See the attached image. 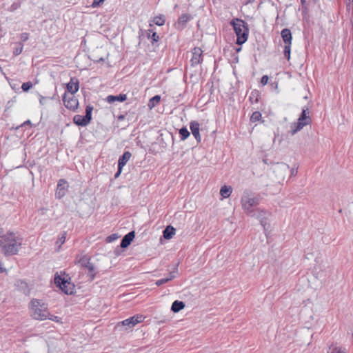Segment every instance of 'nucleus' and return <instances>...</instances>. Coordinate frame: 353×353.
<instances>
[{
  "instance_id": "obj_18",
  "label": "nucleus",
  "mask_w": 353,
  "mask_h": 353,
  "mask_svg": "<svg viewBox=\"0 0 353 353\" xmlns=\"http://www.w3.org/2000/svg\"><path fill=\"white\" fill-rule=\"evenodd\" d=\"M281 34L285 45L292 44V37L290 30L284 28L281 30Z\"/></svg>"
},
{
  "instance_id": "obj_8",
  "label": "nucleus",
  "mask_w": 353,
  "mask_h": 353,
  "mask_svg": "<svg viewBox=\"0 0 353 353\" xmlns=\"http://www.w3.org/2000/svg\"><path fill=\"white\" fill-rule=\"evenodd\" d=\"M203 61V51L200 48L195 47L192 50L190 64L192 67H196Z\"/></svg>"
},
{
  "instance_id": "obj_52",
  "label": "nucleus",
  "mask_w": 353,
  "mask_h": 353,
  "mask_svg": "<svg viewBox=\"0 0 353 353\" xmlns=\"http://www.w3.org/2000/svg\"><path fill=\"white\" fill-rule=\"evenodd\" d=\"M241 50V47L236 49V51L237 52H240Z\"/></svg>"
},
{
  "instance_id": "obj_51",
  "label": "nucleus",
  "mask_w": 353,
  "mask_h": 353,
  "mask_svg": "<svg viewBox=\"0 0 353 353\" xmlns=\"http://www.w3.org/2000/svg\"><path fill=\"white\" fill-rule=\"evenodd\" d=\"M283 170H288L289 168V167L288 165H284L283 166Z\"/></svg>"
},
{
  "instance_id": "obj_45",
  "label": "nucleus",
  "mask_w": 353,
  "mask_h": 353,
  "mask_svg": "<svg viewBox=\"0 0 353 353\" xmlns=\"http://www.w3.org/2000/svg\"><path fill=\"white\" fill-rule=\"evenodd\" d=\"M121 170H122V168H120V167H118V170L114 175L115 178H117L120 175V174L121 173Z\"/></svg>"
},
{
  "instance_id": "obj_6",
  "label": "nucleus",
  "mask_w": 353,
  "mask_h": 353,
  "mask_svg": "<svg viewBox=\"0 0 353 353\" xmlns=\"http://www.w3.org/2000/svg\"><path fill=\"white\" fill-rule=\"evenodd\" d=\"M93 110V106L88 105L85 107V115L81 116L80 114H76L73 117V122L79 126L88 125L92 119V112Z\"/></svg>"
},
{
  "instance_id": "obj_13",
  "label": "nucleus",
  "mask_w": 353,
  "mask_h": 353,
  "mask_svg": "<svg viewBox=\"0 0 353 353\" xmlns=\"http://www.w3.org/2000/svg\"><path fill=\"white\" fill-rule=\"evenodd\" d=\"M79 263H81L82 265H83L88 270V276L92 281L94 279L96 274L94 265L90 262L89 259L86 256L81 258L79 261Z\"/></svg>"
},
{
  "instance_id": "obj_19",
  "label": "nucleus",
  "mask_w": 353,
  "mask_h": 353,
  "mask_svg": "<svg viewBox=\"0 0 353 353\" xmlns=\"http://www.w3.org/2000/svg\"><path fill=\"white\" fill-rule=\"evenodd\" d=\"M132 157V154L129 151H125L122 156H121L118 161V167L123 168Z\"/></svg>"
},
{
  "instance_id": "obj_42",
  "label": "nucleus",
  "mask_w": 353,
  "mask_h": 353,
  "mask_svg": "<svg viewBox=\"0 0 353 353\" xmlns=\"http://www.w3.org/2000/svg\"><path fill=\"white\" fill-rule=\"evenodd\" d=\"M48 319H50L52 321H59V317L57 316H54V315H49L48 317L47 318Z\"/></svg>"
},
{
  "instance_id": "obj_25",
  "label": "nucleus",
  "mask_w": 353,
  "mask_h": 353,
  "mask_svg": "<svg viewBox=\"0 0 353 353\" xmlns=\"http://www.w3.org/2000/svg\"><path fill=\"white\" fill-rule=\"evenodd\" d=\"M232 189L230 186L223 185L220 190V194L223 198H228L230 196Z\"/></svg>"
},
{
  "instance_id": "obj_17",
  "label": "nucleus",
  "mask_w": 353,
  "mask_h": 353,
  "mask_svg": "<svg viewBox=\"0 0 353 353\" xmlns=\"http://www.w3.org/2000/svg\"><path fill=\"white\" fill-rule=\"evenodd\" d=\"M199 123L197 121H192L190 124V128L192 132V135L196 139L197 143H200L201 140V137L199 133Z\"/></svg>"
},
{
  "instance_id": "obj_12",
  "label": "nucleus",
  "mask_w": 353,
  "mask_h": 353,
  "mask_svg": "<svg viewBox=\"0 0 353 353\" xmlns=\"http://www.w3.org/2000/svg\"><path fill=\"white\" fill-rule=\"evenodd\" d=\"M68 188V182L63 179H59L58 181L57 188L55 192L56 198L61 199L62 197H63L65 195Z\"/></svg>"
},
{
  "instance_id": "obj_46",
  "label": "nucleus",
  "mask_w": 353,
  "mask_h": 353,
  "mask_svg": "<svg viewBox=\"0 0 353 353\" xmlns=\"http://www.w3.org/2000/svg\"><path fill=\"white\" fill-rule=\"evenodd\" d=\"M46 98L41 95H40V99H39V102L41 105H43V100L45 99Z\"/></svg>"
},
{
  "instance_id": "obj_1",
  "label": "nucleus",
  "mask_w": 353,
  "mask_h": 353,
  "mask_svg": "<svg viewBox=\"0 0 353 353\" xmlns=\"http://www.w3.org/2000/svg\"><path fill=\"white\" fill-rule=\"evenodd\" d=\"M23 239L14 232H8L1 236L0 240V251L6 256L15 255L22 245Z\"/></svg>"
},
{
  "instance_id": "obj_4",
  "label": "nucleus",
  "mask_w": 353,
  "mask_h": 353,
  "mask_svg": "<svg viewBox=\"0 0 353 353\" xmlns=\"http://www.w3.org/2000/svg\"><path fill=\"white\" fill-rule=\"evenodd\" d=\"M241 203L243 210L250 215L255 210L253 208L259 205V199L256 196H254L251 192L245 191L241 197Z\"/></svg>"
},
{
  "instance_id": "obj_39",
  "label": "nucleus",
  "mask_w": 353,
  "mask_h": 353,
  "mask_svg": "<svg viewBox=\"0 0 353 353\" xmlns=\"http://www.w3.org/2000/svg\"><path fill=\"white\" fill-rule=\"evenodd\" d=\"M268 79H269L268 76L264 75L261 78V83H262V85H265L268 83Z\"/></svg>"
},
{
  "instance_id": "obj_43",
  "label": "nucleus",
  "mask_w": 353,
  "mask_h": 353,
  "mask_svg": "<svg viewBox=\"0 0 353 353\" xmlns=\"http://www.w3.org/2000/svg\"><path fill=\"white\" fill-rule=\"evenodd\" d=\"M6 272V269L3 266V263L0 261V273Z\"/></svg>"
},
{
  "instance_id": "obj_53",
  "label": "nucleus",
  "mask_w": 353,
  "mask_h": 353,
  "mask_svg": "<svg viewBox=\"0 0 353 353\" xmlns=\"http://www.w3.org/2000/svg\"><path fill=\"white\" fill-rule=\"evenodd\" d=\"M301 4L304 5L305 3V0H301Z\"/></svg>"
},
{
  "instance_id": "obj_10",
  "label": "nucleus",
  "mask_w": 353,
  "mask_h": 353,
  "mask_svg": "<svg viewBox=\"0 0 353 353\" xmlns=\"http://www.w3.org/2000/svg\"><path fill=\"white\" fill-rule=\"evenodd\" d=\"M63 101L66 108L75 111L79 105V101L74 96L67 98V94L64 93L63 95Z\"/></svg>"
},
{
  "instance_id": "obj_5",
  "label": "nucleus",
  "mask_w": 353,
  "mask_h": 353,
  "mask_svg": "<svg viewBox=\"0 0 353 353\" xmlns=\"http://www.w3.org/2000/svg\"><path fill=\"white\" fill-rule=\"evenodd\" d=\"M312 122V119L310 116V112L307 107H304L302 110L301 114L299 116L297 122L292 125V134H296L298 131L302 130L305 126L310 125Z\"/></svg>"
},
{
  "instance_id": "obj_48",
  "label": "nucleus",
  "mask_w": 353,
  "mask_h": 353,
  "mask_svg": "<svg viewBox=\"0 0 353 353\" xmlns=\"http://www.w3.org/2000/svg\"><path fill=\"white\" fill-rule=\"evenodd\" d=\"M124 119H125V116H124V115H123V114H121V115H119V116L118 117V120H119V121H122V120H123Z\"/></svg>"
},
{
  "instance_id": "obj_44",
  "label": "nucleus",
  "mask_w": 353,
  "mask_h": 353,
  "mask_svg": "<svg viewBox=\"0 0 353 353\" xmlns=\"http://www.w3.org/2000/svg\"><path fill=\"white\" fill-rule=\"evenodd\" d=\"M290 174L291 176H296L297 174V169L292 168L290 170Z\"/></svg>"
},
{
  "instance_id": "obj_47",
  "label": "nucleus",
  "mask_w": 353,
  "mask_h": 353,
  "mask_svg": "<svg viewBox=\"0 0 353 353\" xmlns=\"http://www.w3.org/2000/svg\"><path fill=\"white\" fill-rule=\"evenodd\" d=\"M254 0H245V5H248L249 3H252Z\"/></svg>"
},
{
  "instance_id": "obj_34",
  "label": "nucleus",
  "mask_w": 353,
  "mask_h": 353,
  "mask_svg": "<svg viewBox=\"0 0 353 353\" xmlns=\"http://www.w3.org/2000/svg\"><path fill=\"white\" fill-rule=\"evenodd\" d=\"M327 353H345L343 350L338 347L329 348Z\"/></svg>"
},
{
  "instance_id": "obj_14",
  "label": "nucleus",
  "mask_w": 353,
  "mask_h": 353,
  "mask_svg": "<svg viewBox=\"0 0 353 353\" xmlns=\"http://www.w3.org/2000/svg\"><path fill=\"white\" fill-rule=\"evenodd\" d=\"M79 88V81L77 78L72 77L66 85V89L71 94L76 93Z\"/></svg>"
},
{
  "instance_id": "obj_37",
  "label": "nucleus",
  "mask_w": 353,
  "mask_h": 353,
  "mask_svg": "<svg viewBox=\"0 0 353 353\" xmlns=\"http://www.w3.org/2000/svg\"><path fill=\"white\" fill-rule=\"evenodd\" d=\"M103 1L104 0H94L91 6L92 8H97Z\"/></svg>"
},
{
  "instance_id": "obj_26",
  "label": "nucleus",
  "mask_w": 353,
  "mask_h": 353,
  "mask_svg": "<svg viewBox=\"0 0 353 353\" xmlns=\"http://www.w3.org/2000/svg\"><path fill=\"white\" fill-rule=\"evenodd\" d=\"M174 278H175L174 272H170V276L168 277L157 280L156 281L155 284L157 286H160V285H161L163 284H165V283H168V281L172 280Z\"/></svg>"
},
{
  "instance_id": "obj_24",
  "label": "nucleus",
  "mask_w": 353,
  "mask_h": 353,
  "mask_svg": "<svg viewBox=\"0 0 353 353\" xmlns=\"http://www.w3.org/2000/svg\"><path fill=\"white\" fill-rule=\"evenodd\" d=\"M260 92L257 90H254L251 92L249 100L251 103H257L259 102V98H260Z\"/></svg>"
},
{
  "instance_id": "obj_16",
  "label": "nucleus",
  "mask_w": 353,
  "mask_h": 353,
  "mask_svg": "<svg viewBox=\"0 0 353 353\" xmlns=\"http://www.w3.org/2000/svg\"><path fill=\"white\" fill-rule=\"evenodd\" d=\"M135 236V232L131 231L125 234L121 239L120 246L122 248H128Z\"/></svg>"
},
{
  "instance_id": "obj_35",
  "label": "nucleus",
  "mask_w": 353,
  "mask_h": 353,
  "mask_svg": "<svg viewBox=\"0 0 353 353\" xmlns=\"http://www.w3.org/2000/svg\"><path fill=\"white\" fill-rule=\"evenodd\" d=\"M148 37L151 38L153 41H158L159 39V37L157 35V32H154L152 35L150 33H148Z\"/></svg>"
},
{
  "instance_id": "obj_30",
  "label": "nucleus",
  "mask_w": 353,
  "mask_h": 353,
  "mask_svg": "<svg viewBox=\"0 0 353 353\" xmlns=\"http://www.w3.org/2000/svg\"><path fill=\"white\" fill-rule=\"evenodd\" d=\"M179 134L181 136V139L185 140L190 136V132L185 127H183L179 130Z\"/></svg>"
},
{
  "instance_id": "obj_3",
  "label": "nucleus",
  "mask_w": 353,
  "mask_h": 353,
  "mask_svg": "<svg viewBox=\"0 0 353 353\" xmlns=\"http://www.w3.org/2000/svg\"><path fill=\"white\" fill-rule=\"evenodd\" d=\"M32 316L36 320L43 321L47 319L50 313L47 305L41 300L32 299L30 303Z\"/></svg>"
},
{
  "instance_id": "obj_32",
  "label": "nucleus",
  "mask_w": 353,
  "mask_h": 353,
  "mask_svg": "<svg viewBox=\"0 0 353 353\" xmlns=\"http://www.w3.org/2000/svg\"><path fill=\"white\" fill-rule=\"evenodd\" d=\"M291 45L292 44H288L284 46L283 54L285 58L288 60H290V59Z\"/></svg>"
},
{
  "instance_id": "obj_11",
  "label": "nucleus",
  "mask_w": 353,
  "mask_h": 353,
  "mask_svg": "<svg viewBox=\"0 0 353 353\" xmlns=\"http://www.w3.org/2000/svg\"><path fill=\"white\" fill-rule=\"evenodd\" d=\"M144 319V317L143 315H134L130 318H128L127 319L123 320L121 322V323L123 326H126L128 328H132L134 327L137 324L142 322Z\"/></svg>"
},
{
  "instance_id": "obj_23",
  "label": "nucleus",
  "mask_w": 353,
  "mask_h": 353,
  "mask_svg": "<svg viewBox=\"0 0 353 353\" xmlns=\"http://www.w3.org/2000/svg\"><path fill=\"white\" fill-rule=\"evenodd\" d=\"M185 307V303L183 301L176 300L171 306V310L174 312H179Z\"/></svg>"
},
{
  "instance_id": "obj_33",
  "label": "nucleus",
  "mask_w": 353,
  "mask_h": 353,
  "mask_svg": "<svg viewBox=\"0 0 353 353\" xmlns=\"http://www.w3.org/2000/svg\"><path fill=\"white\" fill-rule=\"evenodd\" d=\"M32 87V83L30 81L25 82L21 85V88L24 92H28Z\"/></svg>"
},
{
  "instance_id": "obj_50",
  "label": "nucleus",
  "mask_w": 353,
  "mask_h": 353,
  "mask_svg": "<svg viewBox=\"0 0 353 353\" xmlns=\"http://www.w3.org/2000/svg\"><path fill=\"white\" fill-rule=\"evenodd\" d=\"M3 232V228H1L0 227V237H1V236H3V235H2Z\"/></svg>"
},
{
  "instance_id": "obj_36",
  "label": "nucleus",
  "mask_w": 353,
  "mask_h": 353,
  "mask_svg": "<svg viewBox=\"0 0 353 353\" xmlns=\"http://www.w3.org/2000/svg\"><path fill=\"white\" fill-rule=\"evenodd\" d=\"M29 39V33L23 32L20 34V39L21 41L25 42Z\"/></svg>"
},
{
  "instance_id": "obj_38",
  "label": "nucleus",
  "mask_w": 353,
  "mask_h": 353,
  "mask_svg": "<svg viewBox=\"0 0 353 353\" xmlns=\"http://www.w3.org/2000/svg\"><path fill=\"white\" fill-rule=\"evenodd\" d=\"M21 6L20 2H14L11 5L12 10H15Z\"/></svg>"
},
{
  "instance_id": "obj_15",
  "label": "nucleus",
  "mask_w": 353,
  "mask_h": 353,
  "mask_svg": "<svg viewBox=\"0 0 353 353\" xmlns=\"http://www.w3.org/2000/svg\"><path fill=\"white\" fill-rule=\"evenodd\" d=\"M190 19H191V17L190 14H181L179 17L177 22L175 23L176 28L178 30L183 29L185 27L186 23H188V21H190Z\"/></svg>"
},
{
  "instance_id": "obj_28",
  "label": "nucleus",
  "mask_w": 353,
  "mask_h": 353,
  "mask_svg": "<svg viewBox=\"0 0 353 353\" xmlns=\"http://www.w3.org/2000/svg\"><path fill=\"white\" fill-rule=\"evenodd\" d=\"M161 100V97L159 95H155L152 98H151L148 103V106L150 108H154L157 103H159Z\"/></svg>"
},
{
  "instance_id": "obj_40",
  "label": "nucleus",
  "mask_w": 353,
  "mask_h": 353,
  "mask_svg": "<svg viewBox=\"0 0 353 353\" xmlns=\"http://www.w3.org/2000/svg\"><path fill=\"white\" fill-rule=\"evenodd\" d=\"M22 50H23V45H21V47L19 48H17L14 51V54L15 55H19V54L21 53L22 52Z\"/></svg>"
},
{
  "instance_id": "obj_49",
  "label": "nucleus",
  "mask_w": 353,
  "mask_h": 353,
  "mask_svg": "<svg viewBox=\"0 0 353 353\" xmlns=\"http://www.w3.org/2000/svg\"><path fill=\"white\" fill-rule=\"evenodd\" d=\"M30 123H31L30 121V120H28V121H25V122L23 123V125H26V124H30Z\"/></svg>"
},
{
  "instance_id": "obj_21",
  "label": "nucleus",
  "mask_w": 353,
  "mask_h": 353,
  "mask_svg": "<svg viewBox=\"0 0 353 353\" xmlns=\"http://www.w3.org/2000/svg\"><path fill=\"white\" fill-rule=\"evenodd\" d=\"M15 285L23 294H27L29 293L30 290L26 282L22 280H18Z\"/></svg>"
},
{
  "instance_id": "obj_20",
  "label": "nucleus",
  "mask_w": 353,
  "mask_h": 353,
  "mask_svg": "<svg viewBox=\"0 0 353 353\" xmlns=\"http://www.w3.org/2000/svg\"><path fill=\"white\" fill-rule=\"evenodd\" d=\"M127 99V96L126 94H120L117 96H114V95H109L106 98V101L110 103H114L115 101H120V102H123L124 101H125Z\"/></svg>"
},
{
  "instance_id": "obj_27",
  "label": "nucleus",
  "mask_w": 353,
  "mask_h": 353,
  "mask_svg": "<svg viewBox=\"0 0 353 353\" xmlns=\"http://www.w3.org/2000/svg\"><path fill=\"white\" fill-rule=\"evenodd\" d=\"M153 23L157 26H161L165 23V17L163 14L154 17L152 20Z\"/></svg>"
},
{
  "instance_id": "obj_31",
  "label": "nucleus",
  "mask_w": 353,
  "mask_h": 353,
  "mask_svg": "<svg viewBox=\"0 0 353 353\" xmlns=\"http://www.w3.org/2000/svg\"><path fill=\"white\" fill-rule=\"evenodd\" d=\"M261 117H261V112H259V111H255V112H254L252 114V115H251V117H250V121H251L252 122H256V121H260V120H261Z\"/></svg>"
},
{
  "instance_id": "obj_41",
  "label": "nucleus",
  "mask_w": 353,
  "mask_h": 353,
  "mask_svg": "<svg viewBox=\"0 0 353 353\" xmlns=\"http://www.w3.org/2000/svg\"><path fill=\"white\" fill-rule=\"evenodd\" d=\"M117 238V235L114 234H112V235L108 236L107 240L108 242H111L113 240L116 239Z\"/></svg>"
},
{
  "instance_id": "obj_2",
  "label": "nucleus",
  "mask_w": 353,
  "mask_h": 353,
  "mask_svg": "<svg viewBox=\"0 0 353 353\" xmlns=\"http://www.w3.org/2000/svg\"><path fill=\"white\" fill-rule=\"evenodd\" d=\"M230 24L233 27L236 35V44L241 46L245 43L249 34L248 23L241 19L234 18L231 20Z\"/></svg>"
},
{
  "instance_id": "obj_7",
  "label": "nucleus",
  "mask_w": 353,
  "mask_h": 353,
  "mask_svg": "<svg viewBox=\"0 0 353 353\" xmlns=\"http://www.w3.org/2000/svg\"><path fill=\"white\" fill-rule=\"evenodd\" d=\"M54 283L65 294H72L74 292V285L70 283L67 279L56 274L54 276Z\"/></svg>"
},
{
  "instance_id": "obj_22",
  "label": "nucleus",
  "mask_w": 353,
  "mask_h": 353,
  "mask_svg": "<svg viewBox=\"0 0 353 353\" xmlns=\"http://www.w3.org/2000/svg\"><path fill=\"white\" fill-rule=\"evenodd\" d=\"M175 228L171 225L167 226L163 232V236L165 239H170L175 234Z\"/></svg>"
},
{
  "instance_id": "obj_9",
  "label": "nucleus",
  "mask_w": 353,
  "mask_h": 353,
  "mask_svg": "<svg viewBox=\"0 0 353 353\" xmlns=\"http://www.w3.org/2000/svg\"><path fill=\"white\" fill-rule=\"evenodd\" d=\"M270 215V212L260 209H256L250 216H255L260 221L261 225L265 230V225H267V220Z\"/></svg>"
},
{
  "instance_id": "obj_29",
  "label": "nucleus",
  "mask_w": 353,
  "mask_h": 353,
  "mask_svg": "<svg viewBox=\"0 0 353 353\" xmlns=\"http://www.w3.org/2000/svg\"><path fill=\"white\" fill-rule=\"evenodd\" d=\"M66 235H67L66 232L63 231L59 236V238L56 242V244L59 245V248H60L61 246L65 243V239H66Z\"/></svg>"
}]
</instances>
